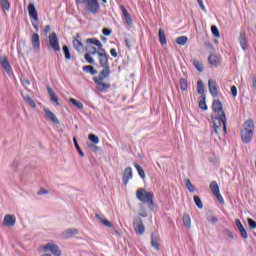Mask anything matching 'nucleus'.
<instances>
[{
	"label": "nucleus",
	"mask_w": 256,
	"mask_h": 256,
	"mask_svg": "<svg viewBox=\"0 0 256 256\" xmlns=\"http://www.w3.org/2000/svg\"><path fill=\"white\" fill-rule=\"evenodd\" d=\"M133 227L136 235H143L145 233V224H143L141 218L134 219Z\"/></svg>",
	"instance_id": "nucleus-7"
},
{
	"label": "nucleus",
	"mask_w": 256,
	"mask_h": 256,
	"mask_svg": "<svg viewBox=\"0 0 256 256\" xmlns=\"http://www.w3.org/2000/svg\"><path fill=\"white\" fill-rule=\"evenodd\" d=\"M110 54L112 55V57H118L117 50L115 48H112L110 50Z\"/></svg>",
	"instance_id": "nucleus-59"
},
{
	"label": "nucleus",
	"mask_w": 256,
	"mask_h": 256,
	"mask_svg": "<svg viewBox=\"0 0 256 256\" xmlns=\"http://www.w3.org/2000/svg\"><path fill=\"white\" fill-rule=\"evenodd\" d=\"M187 41H189V38H187V36H179L176 39V43L177 45H186Z\"/></svg>",
	"instance_id": "nucleus-40"
},
{
	"label": "nucleus",
	"mask_w": 256,
	"mask_h": 256,
	"mask_svg": "<svg viewBox=\"0 0 256 256\" xmlns=\"http://www.w3.org/2000/svg\"><path fill=\"white\" fill-rule=\"evenodd\" d=\"M197 3L199 5L200 9H202V11L204 13H207V8H205V4H203V0H197Z\"/></svg>",
	"instance_id": "nucleus-54"
},
{
	"label": "nucleus",
	"mask_w": 256,
	"mask_h": 256,
	"mask_svg": "<svg viewBox=\"0 0 256 256\" xmlns=\"http://www.w3.org/2000/svg\"><path fill=\"white\" fill-rule=\"evenodd\" d=\"M114 233H115V236H116V237H121V233H120L119 231L115 230Z\"/></svg>",
	"instance_id": "nucleus-64"
},
{
	"label": "nucleus",
	"mask_w": 256,
	"mask_h": 256,
	"mask_svg": "<svg viewBox=\"0 0 256 256\" xmlns=\"http://www.w3.org/2000/svg\"><path fill=\"white\" fill-rule=\"evenodd\" d=\"M73 46L76 51H83V42H81L80 34H77L76 39L73 40Z\"/></svg>",
	"instance_id": "nucleus-21"
},
{
	"label": "nucleus",
	"mask_w": 256,
	"mask_h": 256,
	"mask_svg": "<svg viewBox=\"0 0 256 256\" xmlns=\"http://www.w3.org/2000/svg\"><path fill=\"white\" fill-rule=\"evenodd\" d=\"M102 33L103 35H105L106 37H109V35H111V33H113V30L112 29H109V28H104L102 30Z\"/></svg>",
	"instance_id": "nucleus-55"
},
{
	"label": "nucleus",
	"mask_w": 256,
	"mask_h": 256,
	"mask_svg": "<svg viewBox=\"0 0 256 256\" xmlns=\"http://www.w3.org/2000/svg\"><path fill=\"white\" fill-rule=\"evenodd\" d=\"M70 103H72V105H74L75 108L81 110L83 109V103L79 102L77 99L75 98H71L70 99Z\"/></svg>",
	"instance_id": "nucleus-41"
},
{
	"label": "nucleus",
	"mask_w": 256,
	"mask_h": 256,
	"mask_svg": "<svg viewBox=\"0 0 256 256\" xmlns=\"http://www.w3.org/2000/svg\"><path fill=\"white\" fill-rule=\"evenodd\" d=\"M239 232L242 239H248L249 234L247 233V230L245 228L240 229Z\"/></svg>",
	"instance_id": "nucleus-48"
},
{
	"label": "nucleus",
	"mask_w": 256,
	"mask_h": 256,
	"mask_svg": "<svg viewBox=\"0 0 256 256\" xmlns=\"http://www.w3.org/2000/svg\"><path fill=\"white\" fill-rule=\"evenodd\" d=\"M193 65H194L195 69H197V71H199V73H203V63L199 62V60H197V59H194Z\"/></svg>",
	"instance_id": "nucleus-38"
},
{
	"label": "nucleus",
	"mask_w": 256,
	"mask_h": 256,
	"mask_svg": "<svg viewBox=\"0 0 256 256\" xmlns=\"http://www.w3.org/2000/svg\"><path fill=\"white\" fill-rule=\"evenodd\" d=\"M199 108L202 109V111H207V103L205 102V96H202V98L199 101Z\"/></svg>",
	"instance_id": "nucleus-43"
},
{
	"label": "nucleus",
	"mask_w": 256,
	"mask_h": 256,
	"mask_svg": "<svg viewBox=\"0 0 256 256\" xmlns=\"http://www.w3.org/2000/svg\"><path fill=\"white\" fill-rule=\"evenodd\" d=\"M208 63H210V65H213L214 67H217V65H219L220 63L219 57H217V55H210L208 57Z\"/></svg>",
	"instance_id": "nucleus-29"
},
{
	"label": "nucleus",
	"mask_w": 256,
	"mask_h": 256,
	"mask_svg": "<svg viewBox=\"0 0 256 256\" xmlns=\"http://www.w3.org/2000/svg\"><path fill=\"white\" fill-rule=\"evenodd\" d=\"M97 53H99V50H97V48L95 47H90L88 48V55H97Z\"/></svg>",
	"instance_id": "nucleus-50"
},
{
	"label": "nucleus",
	"mask_w": 256,
	"mask_h": 256,
	"mask_svg": "<svg viewBox=\"0 0 256 256\" xmlns=\"http://www.w3.org/2000/svg\"><path fill=\"white\" fill-rule=\"evenodd\" d=\"M0 7L3 11H9L11 9V3H9V0H0Z\"/></svg>",
	"instance_id": "nucleus-31"
},
{
	"label": "nucleus",
	"mask_w": 256,
	"mask_h": 256,
	"mask_svg": "<svg viewBox=\"0 0 256 256\" xmlns=\"http://www.w3.org/2000/svg\"><path fill=\"white\" fill-rule=\"evenodd\" d=\"M239 43L243 51H247V49H249V41L247 40V35L243 30L240 32Z\"/></svg>",
	"instance_id": "nucleus-10"
},
{
	"label": "nucleus",
	"mask_w": 256,
	"mask_h": 256,
	"mask_svg": "<svg viewBox=\"0 0 256 256\" xmlns=\"http://www.w3.org/2000/svg\"><path fill=\"white\" fill-rule=\"evenodd\" d=\"M124 43L127 49H133V46L135 45V39L125 38Z\"/></svg>",
	"instance_id": "nucleus-34"
},
{
	"label": "nucleus",
	"mask_w": 256,
	"mask_h": 256,
	"mask_svg": "<svg viewBox=\"0 0 256 256\" xmlns=\"http://www.w3.org/2000/svg\"><path fill=\"white\" fill-rule=\"evenodd\" d=\"M76 3L85 6L86 11L92 15L99 13V0H76Z\"/></svg>",
	"instance_id": "nucleus-4"
},
{
	"label": "nucleus",
	"mask_w": 256,
	"mask_h": 256,
	"mask_svg": "<svg viewBox=\"0 0 256 256\" xmlns=\"http://www.w3.org/2000/svg\"><path fill=\"white\" fill-rule=\"evenodd\" d=\"M75 235H79V230L77 228H70L65 231V238L70 239L71 237H75Z\"/></svg>",
	"instance_id": "nucleus-23"
},
{
	"label": "nucleus",
	"mask_w": 256,
	"mask_h": 256,
	"mask_svg": "<svg viewBox=\"0 0 256 256\" xmlns=\"http://www.w3.org/2000/svg\"><path fill=\"white\" fill-rule=\"evenodd\" d=\"M136 197L142 203H146L150 207L155 205V202H153L155 199V194L153 192H147L145 189L139 188L136 192Z\"/></svg>",
	"instance_id": "nucleus-3"
},
{
	"label": "nucleus",
	"mask_w": 256,
	"mask_h": 256,
	"mask_svg": "<svg viewBox=\"0 0 256 256\" xmlns=\"http://www.w3.org/2000/svg\"><path fill=\"white\" fill-rule=\"evenodd\" d=\"M23 99L25 101V103H27V105H29L30 107H32V109H35V107H37V104L35 103V101L31 98V96L29 95H24Z\"/></svg>",
	"instance_id": "nucleus-28"
},
{
	"label": "nucleus",
	"mask_w": 256,
	"mask_h": 256,
	"mask_svg": "<svg viewBox=\"0 0 256 256\" xmlns=\"http://www.w3.org/2000/svg\"><path fill=\"white\" fill-rule=\"evenodd\" d=\"M225 235H227L230 239H235V236L233 235V232L227 228H225L224 230Z\"/></svg>",
	"instance_id": "nucleus-51"
},
{
	"label": "nucleus",
	"mask_w": 256,
	"mask_h": 256,
	"mask_svg": "<svg viewBox=\"0 0 256 256\" xmlns=\"http://www.w3.org/2000/svg\"><path fill=\"white\" fill-rule=\"evenodd\" d=\"M65 59H71V52L67 46H65Z\"/></svg>",
	"instance_id": "nucleus-56"
},
{
	"label": "nucleus",
	"mask_w": 256,
	"mask_h": 256,
	"mask_svg": "<svg viewBox=\"0 0 256 256\" xmlns=\"http://www.w3.org/2000/svg\"><path fill=\"white\" fill-rule=\"evenodd\" d=\"M135 169L137 170L139 176L141 177V179H145L146 175H145V170H143V168L141 167V165L139 164H134Z\"/></svg>",
	"instance_id": "nucleus-35"
},
{
	"label": "nucleus",
	"mask_w": 256,
	"mask_h": 256,
	"mask_svg": "<svg viewBox=\"0 0 256 256\" xmlns=\"http://www.w3.org/2000/svg\"><path fill=\"white\" fill-rule=\"evenodd\" d=\"M235 225H236L238 231H241V229H244V228H245V227L243 226V224L241 223V220H239V219H236V220H235Z\"/></svg>",
	"instance_id": "nucleus-52"
},
{
	"label": "nucleus",
	"mask_w": 256,
	"mask_h": 256,
	"mask_svg": "<svg viewBox=\"0 0 256 256\" xmlns=\"http://www.w3.org/2000/svg\"><path fill=\"white\" fill-rule=\"evenodd\" d=\"M212 35H214L216 38L221 37V33H219V28L217 26L211 27Z\"/></svg>",
	"instance_id": "nucleus-45"
},
{
	"label": "nucleus",
	"mask_w": 256,
	"mask_h": 256,
	"mask_svg": "<svg viewBox=\"0 0 256 256\" xmlns=\"http://www.w3.org/2000/svg\"><path fill=\"white\" fill-rule=\"evenodd\" d=\"M182 221L186 229H191V216H189V214H184L182 217Z\"/></svg>",
	"instance_id": "nucleus-26"
},
{
	"label": "nucleus",
	"mask_w": 256,
	"mask_h": 256,
	"mask_svg": "<svg viewBox=\"0 0 256 256\" xmlns=\"http://www.w3.org/2000/svg\"><path fill=\"white\" fill-rule=\"evenodd\" d=\"M197 91L198 95H203L205 93V86L203 85V81L198 80L197 82Z\"/></svg>",
	"instance_id": "nucleus-39"
},
{
	"label": "nucleus",
	"mask_w": 256,
	"mask_h": 256,
	"mask_svg": "<svg viewBox=\"0 0 256 256\" xmlns=\"http://www.w3.org/2000/svg\"><path fill=\"white\" fill-rule=\"evenodd\" d=\"M212 111L211 119L215 135H219L221 125H223L224 133H227V116L225 115V111H223V103H221L220 100H214L212 103Z\"/></svg>",
	"instance_id": "nucleus-1"
},
{
	"label": "nucleus",
	"mask_w": 256,
	"mask_h": 256,
	"mask_svg": "<svg viewBox=\"0 0 256 256\" xmlns=\"http://www.w3.org/2000/svg\"><path fill=\"white\" fill-rule=\"evenodd\" d=\"M194 203L198 209H203V201H201V198L197 195H194Z\"/></svg>",
	"instance_id": "nucleus-42"
},
{
	"label": "nucleus",
	"mask_w": 256,
	"mask_h": 256,
	"mask_svg": "<svg viewBox=\"0 0 256 256\" xmlns=\"http://www.w3.org/2000/svg\"><path fill=\"white\" fill-rule=\"evenodd\" d=\"M86 42L89 43V45H95L98 47V51L104 50L103 44L97 38H89Z\"/></svg>",
	"instance_id": "nucleus-22"
},
{
	"label": "nucleus",
	"mask_w": 256,
	"mask_h": 256,
	"mask_svg": "<svg viewBox=\"0 0 256 256\" xmlns=\"http://www.w3.org/2000/svg\"><path fill=\"white\" fill-rule=\"evenodd\" d=\"M15 223H17V218H15L14 215L7 214L4 217L3 225H6V227H13L15 226Z\"/></svg>",
	"instance_id": "nucleus-15"
},
{
	"label": "nucleus",
	"mask_w": 256,
	"mask_h": 256,
	"mask_svg": "<svg viewBox=\"0 0 256 256\" xmlns=\"http://www.w3.org/2000/svg\"><path fill=\"white\" fill-rule=\"evenodd\" d=\"M255 131V123L253 120H247L243 124V129L241 131V137L243 143H251L253 139V133Z\"/></svg>",
	"instance_id": "nucleus-2"
},
{
	"label": "nucleus",
	"mask_w": 256,
	"mask_h": 256,
	"mask_svg": "<svg viewBox=\"0 0 256 256\" xmlns=\"http://www.w3.org/2000/svg\"><path fill=\"white\" fill-rule=\"evenodd\" d=\"M44 33H45V35H47L48 33H51V26L46 25L44 28Z\"/></svg>",
	"instance_id": "nucleus-60"
},
{
	"label": "nucleus",
	"mask_w": 256,
	"mask_h": 256,
	"mask_svg": "<svg viewBox=\"0 0 256 256\" xmlns=\"http://www.w3.org/2000/svg\"><path fill=\"white\" fill-rule=\"evenodd\" d=\"M210 223H217L219 221V218L217 216H211L210 219H208Z\"/></svg>",
	"instance_id": "nucleus-58"
},
{
	"label": "nucleus",
	"mask_w": 256,
	"mask_h": 256,
	"mask_svg": "<svg viewBox=\"0 0 256 256\" xmlns=\"http://www.w3.org/2000/svg\"><path fill=\"white\" fill-rule=\"evenodd\" d=\"M158 37L161 45H167V38L165 37V31H163V29L159 30Z\"/></svg>",
	"instance_id": "nucleus-30"
},
{
	"label": "nucleus",
	"mask_w": 256,
	"mask_h": 256,
	"mask_svg": "<svg viewBox=\"0 0 256 256\" xmlns=\"http://www.w3.org/2000/svg\"><path fill=\"white\" fill-rule=\"evenodd\" d=\"M96 219L100 221V223H102V225H104L105 227H109L111 229V227H113V223H111L109 220H107L104 217H101V215L96 214L95 215Z\"/></svg>",
	"instance_id": "nucleus-24"
},
{
	"label": "nucleus",
	"mask_w": 256,
	"mask_h": 256,
	"mask_svg": "<svg viewBox=\"0 0 256 256\" xmlns=\"http://www.w3.org/2000/svg\"><path fill=\"white\" fill-rule=\"evenodd\" d=\"M23 85H24V87H28V85H31V81H29V79H24Z\"/></svg>",
	"instance_id": "nucleus-62"
},
{
	"label": "nucleus",
	"mask_w": 256,
	"mask_h": 256,
	"mask_svg": "<svg viewBox=\"0 0 256 256\" xmlns=\"http://www.w3.org/2000/svg\"><path fill=\"white\" fill-rule=\"evenodd\" d=\"M88 139H89V141L94 143V145H97V143H99V137H97V135H95V134H90L88 136Z\"/></svg>",
	"instance_id": "nucleus-44"
},
{
	"label": "nucleus",
	"mask_w": 256,
	"mask_h": 256,
	"mask_svg": "<svg viewBox=\"0 0 256 256\" xmlns=\"http://www.w3.org/2000/svg\"><path fill=\"white\" fill-rule=\"evenodd\" d=\"M231 93H232V97H237V87L236 86L231 87Z\"/></svg>",
	"instance_id": "nucleus-57"
},
{
	"label": "nucleus",
	"mask_w": 256,
	"mask_h": 256,
	"mask_svg": "<svg viewBox=\"0 0 256 256\" xmlns=\"http://www.w3.org/2000/svg\"><path fill=\"white\" fill-rule=\"evenodd\" d=\"M120 10L122 11V15H124L127 25H133V19L131 18V14L127 11V8H125V6H120Z\"/></svg>",
	"instance_id": "nucleus-20"
},
{
	"label": "nucleus",
	"mask_w": 256,
	"mask_h": 256,
	"mask_svg": "<svg viewBox=\"0 0 256 256\" xmlns=\"http://www.w3.org/2000/svg\"><path fill=\"white\" fill-rule=\"evenodd\" d=\"M252 87L256 91V77L252 78Z\"/></svg>",
	"instance_id": "nucleus-63"
},
{
	"label": "nucleus",
	"mask_w": 256,
	"mask_h": 256,
	"mask_svg": "<svg viewBox=\"0 0 256 256\" xmlns=\"http://www.w3.org/2000/svg\"><path fill=\"white\" fill-rule=\"evenodd\" d=\"M247 222H248V225H249L250 229H256V222H255V220H253L251 218H248Z\"/></svg>",
	"instance_id": "nucleus-49"
},
{
	"label": "nucleus",
	"mask_w": 256,
	"mask_h": 256,
	"mask_svg": "<svg viewBox=\"0 0 256 256\" xmlns=\"http://www.w3.org/2000/svg\"><path fill=\"white\" fill-rule=\"evenodd\" d=\"M98 61L100 63V67H109V54L104 50H98Z\"/></svg>",
	"instance_id": "nucleus-6"
},
{
	"label": "nucleus",
	"mask_w": 256,
	"mask_h": 256,
	"mask_svg": "<svg viewBox=\"0 0 256 256\" xmlns=\"http://www.w3.org/2000/svg\"><path fill=\"white\" fill-rule=\"evenodd\" d=\"M151 246L156 251H161V244H159V236L157 234L152 233L151 235Z\"/></svg>",
	"instance_id": "nucleus-19"
},
{
	"label": "nucleus",
	"mask_w": 256,
	"mask_h": 256,
	"mask_svg": "<svg viewBox=\"0 0 256 256\" xmlns=\"http://www.w3.org/2000/svg\"><path fill=\"white\" fill-rule=\"evenodd\" d=\"M73 141L76 151L79 153L80 157H85V153H83V150H81V146H79V143L77 142V137H74Z\"/></svg>",
	"instance_id": "nucleus-36"
},
{
	"label": "nucleus",
	"mask_w": 256,
	"mask_h": 256,
	"mask_svg": "<svg viewBox=\"0 0 256 256\" xmlns=\"http://www.w3.org/2000/svg\"><path fill=\"white\" fill-rule=\"evenodd\" d=\"M43 111H44L47 119L52 121L54 123V125H59V119H57V116L55 115V113H53L51 110H49V108H44Z\"/></svg>",
	"instance_id": "nucleus-16"
},
{
	"label": "nucleus",
	"mask_w": 256,
	"mask_h": 256,
	"mask_svg": "<svg viewBox=\"0 0 256 256\" xmlns=\"http://www.w3.org/2000/svg\"><path fill=\"white\" fill-rule=\"evenodd\" d=\"M235 225H236L238 231H241V229H244V228H245V227L243 226V224L241 223V220H239V219H236V220H235Z\"/></svg>",
	"instance_id": "nucleus-53"
},
{
	"label": "nucleus",
	"mask_w": 256,
	"mask_h": 256,
	"mask_svg": "<svg viewBox=\"0 0 256 256\" xmlns=\"http://www.w3.org/2000/svg\"><path fill=\"white\" fill-rule=\"evenodd\" d=\"M82 70L84 73H89L90 75H97V70L92 65L83 66Z\"/></svg>",
	"instance_id": "nucleus-27"
},
{
	"label": "nucleus",
	"mask_w": 256,
	"mask_h": 256,
	"mask_svg": "<svg viewBox=\"0 0 256 256\" xmlns=\"http://www.w3.org/2000/svg\"><path fill=\"white\" fill-rule=\"evenodd\" d=\"M214 195L218 199L220 205H225V200L223 199V196L221 195V192H218Z\"/></svg>",
	"instance_id": "nucleus-47"
},
{
	"label": "nucleus",
	"mask_w": 256,
	"mask_h": 256,
	"mask_svg": "<svg viewBox=\"0 0 256 256\" xmlns=\"http://www.w3.org/2000/svg\"><path fill=\"white\" fill-rule=\"evenodd\" d=\"M44 251H51L52 255L61 256V250L56 244L48 243L44 246Z\"/></svg>",
	"instance_id": "nucleus-12"
},
{
	"label": "nucleus",
	"mask_w": 256,
	"mask_h": 256,
	"mask_svg": "<svg viewBox=\"0 0 256 256\" xmlns=\"http://www.w3.org/2000/svg\"><path fill=\"white\" fill-rule=\"evenodd\" d=\"M103 69L100 72V74L93 79H99V81H103L104 79H107L111 75V66H102Z\"/></svg>",
	"instance_id": "nucleus-11"
},
{
	"label": "nucleus",
	"mask_w": 256,
	"mask_h": 256,
	"mask_svg": "<svg viewBox=\"0 0 256 256\" xmlns=\"http://www.w3.org/2000/svg\"><path fill=\"white\" fill-rule=\"evenodd\" d=\"M0 65H2V68L7 73H11L12 68H11V64H9V60L7 59V56H1L0 57Z\"/></svg>",
	"instance_id": "nucleus-18"
},
{
	"label": "nucleus",
	"mask_w": 256,
	"mask_h": 256,
	"mask_svg": "<svg viewBox=\"0 0 256 256\" xmlns=\"http://www.w3.org/2000/svg\"><path fill=\"white\" fill-rule=\"evenodd\" d=\"M48 90V95L50 96V99L53 103H56V105H59V98H57V95L55 94V92L53 91V89H51V87H47Z\"/></svg>",
	"instance_id": "nucleus-25"
},
{
	"label": "nucleus",
	"mask_w": 256,
	"mask_h": 256,
	"mask_svg": "<svg viewBox=\"0 0 256 256\" xmlns=\"http://www.w3.org/2000/svg\"><path fill=\"white\" fill-rule=\"evenodd\" d=\"M31 41L33 49L39 51L41 49V40L39 39V34L34 33L31 37Z\"/></svg>",
	"instance_id": "nucleus-17"
},
{
	"label": "nucleus",
	"mask_w": 256,
	"mask_h": 256,
	"mask_svg": "<svg viewBox=\"0 0 256 256\" xmlns=\"http://www.w3.org/2000/svg\"><path fill=\"white\" fill-rule=\"evenodd\" d=\"M186 189H188L189 193H195V186H193V183H191V180L185 179L184 180Z\"/></svg>",
	"instance_id": "nucleus-33"
},
{
	"label": "nucleus",
	"mask_w": 256,
	"mask_h": 256,
	"mask_svg": "<svg viewBox=\"0 0 256 256\" xmlns=\"http://www.w3.org/2000/svg\"><path fill=\"white\" fill-rule=\"evenodd\" d=\"M133 179V168L127 167L123 172L122 181L125 186L129 184V180Z\"/></svg>",
	"instance_id": "nucleus-9"
},
{
	"label": "nucleus",
	"mask_w": 256,
	"mask_h": 256,
	"mask_svg": "<svg viewBox=\"0 0 256 256\" xmlns=\"http://www.w3.org/2000/svg\"><path fill=\"white\" fill-rule=\"evenodd\" d=\"M93 81L97 85V89L100 93H107V91L111 89V84L104 83L103 80L93 78Z\"/></svg>",
	"instance_id": "nucleus-8"
},
{
	"label": "nucleus",
	"mask_w": 256,
	"mask_h": 256,
	"mask_svg": "<svg viewBox=\"0 0 256 256\" xmlns=\"http://www.w3.org/2000/svg\"><path fill=\"white\" fill-rule=\"evenodd\" d=\"M48 49H53L56 53L61 51V46H59V38L55 32H52L48 36Z\"/></svg>",
	"instance_id": "nucleus-5"
},
{
	"label": "nucleus",
	"mask_w": 256,
	"mask_h": 256,
	"mask_svg": "<svg viewBox=\"0 0 256 256\" xmlns=\"http://www.w3.org/2000/svg\"><path fill=\"white\" fill-rule=\"evenodd\" d=\"M208 89L210 91V94L212 95V97H218L219 96V89L217 87V82H215L214 80L208 81Z\"/></svg>",
	"instance_id": "nucleus-14"
},
{
	"label": "nucleus",
	"mask_w": 256,
	"mask_h": 256,
	"mask_svg": "<svg viewBox=\"0 0 256 256\" xmlns=\"http://www.w3.org/2000/svg\"><path fill=\"white\" fill-rule=\"evenodd\" d=\"M28 13L30 16V19H33L34 21H39V13L37 12V8L35 7V4L30 3L28 5Z\"/></svg>",
	"instance_id": "nucleus-13"
},
{
	"label": "nucleus",
	"mask_w": 256,
	"mask_h": 256,
	"mask_svg": "<svg viewBox=\"0 0 256 256\" xmlns=\"http://www.w3.org/2000/svg\"><path fill=\"white\" fill-rule=\"evenodd\" d=\"M210 190L212 191L213 195L220 192L219 185L217 184L216 181H213L210 183Z\"/></svg>",
	"instance_id": "nucleus-37"
},
{
	"label": "nucleus",
	"mask_w": 256,
	"mask_h": 256,
	"mask_svg": "<svg viewBox=\"0 0 256 256\" xmlns=\"http://www.w3.org/2000/svg\"><path fill=\"white\" fill-rule=\"evenodd\" d=\"M49 193V191L45 190V189H41L40 191H38V195H47Z\"/></svg>",
	"instance_id": "nucleus-61"
},
{
	"label": "nucleus",
	"mask_w": 256,
	"mask_h": 256,
	"mask_svg": "<svg viewBox=\"0 0 256 256\" xmlns=\"http://www.w3.org/2000/svg\"><path fill=\"white\" fill-rule=\"evenodd\" d=\"M180 89L181 91H187L189 89V82L187 81V79H180Z\"/></svg>",
	"instance_id": "nucleus-32"
},
{
	"label": "nucleus",
	"mask_w": 256,
	"mask_h": 256,
	"mask_svg": "<svg viewBox=\"0 0 256 256\" xmlns=\"http://www.w3.org/2000/svg\"><path fill=\"white\" fill-rule=\"evenodd\" d=\"M84 58H85V61H87V63H90V65H95V59L91 57V54H85Z\"/></svg>",
	"instance_id": "nucleus-46"
}]
</instances>
